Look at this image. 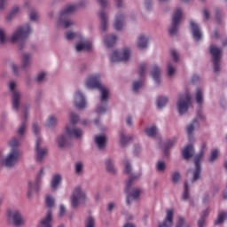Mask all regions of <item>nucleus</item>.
<instances>
[{
	"mask_svg": "<svg viewBox=\"0 0 227 227\" xmlns=\"http://www.w3.org/2000/svg\"><path fill=\"white\" fill-rule=\"evenodd\" d=\"M141 174L132 175L129 176V181L126 183L125 192L128 193L126 199L127 205H130L131 200H137V198H139V196L143 194V190L139 188H134L130 192V187L132 186V184H134V181L137 180V178H139Z\"/></svg>",
	"mask_w": 227,
	"mask_h": 227,
	"instance_id": "39448f33",
	"label": "nucleus"
},
{
	"mask_svg": "<svg viewBox=\"0 0 227 227\" xmlns=\"http://www.w3.org/2000/svg\"><path fill=\"white\" fill-rule=\"evenodd\" d=\"M122 162L124 166V172L127 173V175H130L132 172V165L130 164V161L127 159H124Z\"/></svg>",
	"mask_w": 227,
	"mask_h": 227,
	"instance_id": "a18cd8bd",
	"label": "nucleus"
},
{
	"mask_svg": "<svg viewBox=\"0 0 227 227\" xmlns=\"http://www.w3.org/2000/svg\"><path fill=\"white\" fill-rule=\"evenodd\" d=\"M156 169L159 173H164V171H166V163L164 161H158L156 164Z\"/></svg>",
	"mask_w": 227,
	"mask_h": 227,
	"instance_id": "3c124183",
	"label": "nucleus"
},
{
	"mask_svg": "<svg viewBox=\"0 0 227 227\" xmlns=\"http://www.w3.org/2000/svg\"><path fill=\"white\" fill-rule=\"evenodd\" d=\"M55 204H56V202L52 196L47 195L45 197V205H46L47 208H52Z\"/></svg>",
	"mask_w": 227,
	"mask_h": 227,
	"instance_id": "c03bdc74",
	"label": "nucleus"
},
{
	"mask_svg": "<svg viewBox=\"0 0 227 227\" xmlns=\"http://www.w3.org/2000/svg\"><path fill=\"white\" fill-rule=\"evenodd\" d=\"M137 47L141 51L146 49L148 47V36L140 35L137 40Z\"/></svg>",
	"mask_w": 227,
	"mask_h": 227,
	"instance_id": "393cba45",
	"label": "nucleus"
},
{
	"mask_svg": "<svg viewBox=\"0 0 227 227\" xmlns=\"http://www.w3.org/2000/svg\"><path fill=\"white\" fill-rule=\"evenodd\" d=\"M9 40L6 36V31L0 27V45H6Z\"/></svg>",
	"mask_w": 227,
	"mask_h": 227,
	"instance_id": "79ce46f5",
	"label": "nucleus"
},
{
	"mask_svg": "<svg viewBox=\"0 0 227 227\" xmlns=\"http://www.w3.org/2000/svg\"><path fill=\"white\" fill-rule=\"evenodd\" d=\"M176 143V138H173V139H170V140L167 141V143L165 144V147L163 149L165 157H168V155H169V153H168V150H169V148L175 146Z\"/></svg>",
	"mask_w": 227,
	"mask_h": 227,
	"instance_id": "ea45409f",
	"label": "nucleus"
},
{
	"mask_svg": "<svg viewBox=\"0 0 227 227\" xmlns=\"http://www.w3.org/2000/svg\"><path fill=\"white\" fill-rule=\"evenodd\" d=\"M125 20V17L121 13H118L115 17V22H114V29L116 31H120L123 27V20Z\"/></svg>",
	"mask_w": 227,
	"mask_h": 227,
	"instance_id": "7c9ffc66",
	"label": "nucleus"
},
{
	"mask_svg": "<svg viewBox=\"0 0 227 227\" xmlns=\"http://www.w3.org/2000/svg\"><path fill=\"white\" fill-rule=\"evenodd\" d=\"M84 169V164L81 161H77L74 164V172L76 175H82V170Z\"/></svg>",
	"mask_w": 227,
	"mask_h": 227,
	"instance_id": "49530a36",
	"label": "nucleus"
},
{
	"mask_svg": "<svg viewBox=\"0 0 227 227\" xmlns=\"http://www.w3.org/2000/svg\"><path fill=\"white\" fill-rule=\"evenodd\" d=\"M8 88L10 91L12 92V108L15 111H19L20 107L21 95H20V92H19V90H15V88H17V82H15V81L9 82Z\"/></svg>",
	"mask_w": 227,
	"mask_h": 227,
	"instance_id": "1a4fd4ad",
	"label": "nucleus"
},
{
	"mask_svg": "<svg viewBox=\"0 0 227 227\" xmlns=\"http://www.w3.org/2000/svg\"><path fill=\"white\" fill-rule=\"evenodd\" d=\"M118 37L114 35H108L104 38V43L108 48L111 49L116 43Z\"/></svg>",
	"mask_w": 227,
	"mask_h": 227,
	"instance_id": "cd10ccee",
	"label": "nucleus"
},
{
	"mask_svg": "<svg viewBox=\"0 0 227 227\" xmlns=\"http://www.w3.org/2000/svg\"><path fill=\"white\" fill-rule=\"evenodd\" d=\"M98 17L100 20V29L101 31H106L107 29V15L106 14V11L101 10L98 12Z\"/></svg>",
	"mask_w": 227,
	"mask_h": 227,
	"instance_id": "a878e982",
	"label": "nucleus"
},
{
	"mask_svg": "<svg viewBox=\"0 0 227 227\" xmlns=\"http://www.w3.org/2000/svg\"><path fill=\"white\" fill-rule=\"evenodd\" d=\"M217 157H219V152H217V150H213L211 152V156L209 158V161L214 162V160H215L217 159Z\"/></svg>",
	"mask_w": 227,
	"mask_h": 227,
	"instance_id": "0e129e2a",
	"label": "nucleus"
},
{
	"mask_svg": "<svg viewBox=\"0 0 227 227\" xmlns=\"http://www.w3.org/2000/svg\"><path fill=\"white\" fill-rule=\"evenodd\" d=\"M171 58L174 59V61H178L180 59V53L176 51V50L171 51Z\"/></svg>",
	"mask_w": 227,
	"mask_h": 227,
	"instance_id": "69168bd1",
	"label": "nucleus"
},
{
	"mask_svg": "<svg viewBox=\"0 0 227 227\" xmlns=\"http://www.w3.org/2000/svg\"><path fill=\"white\" fill-rule=\"evenodd\" d=\"M19 10H20L19 6H14L12 9L11 12L9 13V19H12V17L17 15V13H19Z\"/></svg>",
	"mask_w": 227,
	"mask_h": 227,
	"instance_id": "338daca9",
	"label": "nucleus"
},
{
	"mask_svg": "<svg viewBox=\"0 0 227 227\" xmlns=\"http://www.w3.org/2000/svg\"><path fill=\"white\" fill-rule=\"evenodd\" d=\"M175 212L173 209H167L166 216L163 220V223L159 225V227H171L173 226V215Z\"/></svg>",
	"mask_w": 227,
	"mask_h": 227,
	"instance_id": "b1692460",
	"label": "nucleus"
},
{
	"mask_svg": "<svg viewBox=\"0 0 227 227\" xmlns=\"http://www.w3.org/2000/svg\"><path fill=\"white\" fill-rule=\"evenodd\" d=\"M172 182L173 184H178V182H180V173L174 172L172 174Z\"/></svg>",
	"mask_w": 227,
	"mask_h": 227,
	"instance_id": "e2e57ef3",
	"label": "nucleus"
},
{
	"mask_svg": "<svg viewBox=\"0 0 227 227\" xmlns=\"http://www.w3.org/2000/svg\"><path fill=\"white\" fill-rule=\"evenodd\" d=\"M19 157H20L19 149H11L6 156H0V164L6 168H13L19 162Z\"/></svg>",
	"mask_w": 227,
	"mask_h": 227,
	"instance_id": "0eeeda50",
	"label": "nucleus"
},
{
	"mask_svg": "<svg viewBox=\"0 0 227 227\" xmlns=\"http://www.w3.org/2000/svg\"><path fill=\"white\" fill-rule=\"evenodd\" d=\"M227 219V212H221L218 215V218L215 221V224H223V223H224V221H226Z\"/></svg>",
	"mask_w": 227,
	"mask_h": 227,
	"instance_id": "de8ad7c7",
	"label": "nucleus"
},
{
	"mask_svg": "<svg viewBox=\"0 0 227 227\" xmlns=\"http://www.w3.org/2000/svg\"><path fill=\"white\" fill-rule=\"evenodd\" d=\"M76 52L90 51L93 49V43L91 41H81L74 46Z\"/></svg>",
	"mask_w": 227,
	"mask_h": 227,
	"instance_id": "6ab92c4d",
	"label": "nucleus"
},
{
	"mask_svg": "<svg viewBox=\"0 0 227 227\" xmlns=\"http://www.w3.org/2000/svg\"><path fill=\"white\" fill-rule=\"evenodd\" d=\"M95 144L99 150L106 148V136L98 135L95 137Z\"/></svg>",
	"mask_w": 227,
	"mask_h": 227,
	"instance_id": "473e14b6",
	"label": "nucleus"
},
{
	"mask_svg": "<svg viewBox=\"0 0 227 227\" xmlns=\"http://www.w3.org/2000/svg\"><path fill=\"white\" fill-rule=\"evenodd\" d=\"M45 72L39 73L35 78L36 82H43L45 81Z\"/></svg>",
	"mask_w": 227,
	"mask_h": 227,
	"instance_id": "052dcab7",
	"label": "nucleus"
},
{
	"mask_svg": "<svg viewBox=\"0 0 227 227\" xmlns=\"http://www.w3.org/2000/svg\"><path fill=\"white\" fill-rule=\"evenodd\" d=\"M65 214H67V207H65V205L61 204L59 206V213H58V217L61 218L65 216Z\"/></svg>",
	"mask_w": 227,
	"mask_h": 227,
	"instance_id": "13d9d810",
	"label": "nucleus"
},
{
	"mask_svg": "<svg viewBox=\"0 0 227 227\" xmlns=\"http://www.w3.org/2000/svg\"><path fill=\"white\" fill-rule=\"evenodd\" d=\"M182 153L184 159H185V160H189V159L194 155V147H192V145H188L184 147Z\"/></svg>",
	"mask_w": 227,
	"mask_h": 227,
	"instance_id": "bb28decb",
	"label": "nucleus"
},
{
	"mask_svg": "<svg viewBox=\"0 0 227 227\" xmlns=\"http://www.w3.org/2000/svg\"><path fill=\"white\" fill-rule=\"evenodd\" d=\"M176 72V67L173 62H168L167 65V75L168 77L171 78L175 75Z\"/></svg>",
	"mask_w": 227,
	"mask_h": 227,
	"instance_id": "e433bc0d",
	"label": "nucleus"
},
{
	"mask_svg": "<svg viewBox=\"0 0 227 227\" xmlns=\"http://www.w3.org/2000/svg\"><path fill=\"white\" fill-rule=\"evenodd\" d=\"M84 203H86V193L81 187H76L71 196V207L72 208H79Z\"/></svg>",
	"mask_w": 227,
	"mask_h": 227,
	"instance_id": "6e6552de",
	"label": "nucleus"
},
{
	"mask_svg": "<svg viewBox=\"0 0 227 227\" xmlns=\"http://www.w3.org/2000/svg\"><path fill=\"white\" fill-rule=\"evenodd\" d=\"M209 52L212 56L214 72H219V63H221V56L223 54V50L215 47V45H211L209 47Z\"/></svg>",
	"mask_w": 227,
	"mask_h": 227,
	"instance_id": "ddd939ff",
	"label": "nucleus"
},
{
	"mask_svg": "<svg viewBox=\"0 0 227 227\" xmlns=\"http://www.w3.org/2000/svg\"><path fill=\"white\" fill-rule=\"evenodd\" d=\"M145 72H146V64H140L138 71L140 77H145Z\"/></svg>",
	"mask_w": 227,
	"mask_h": 227,
	"instance_id": "bf43d9fd",
	"label": "nucleus"
},
{
	"mask_svg": "<svg viewBox=\"0 0 227 227\" xmlns=\"http://www.w3.org/2000/svg\"><path fill=\"white\" fill-rule=\"evenodd\" d=\"M145 133L148 137H155V136L159 134V129H157L155 126H150L145 129Z\"/></svg>",
	"mask_w": 227,
	"mask_h": 227,
	"instance_id": "72a5a7b5",
	"label": "nucleus"
},
{
	"mask_svg": "<svg viewBox=\"0 0 227 227\" xmlns=\"http://www.w3.org/2000/svg\"><path fill=\"white\" fill-rule=\"evenodd\" d=\"M85 227H95V218L89 216L85 221Z\"/></svg>",
	"mask_w": 227,
	"mask_h": 227,
	"instance_id": "5fc2aeb1",
	"label": "nucleus"
},
{
	"mask_svg": "<svg viewBox=\"0 0 227 227\" xmlns=\"http://www.w3.org/2000/svg\"><path fill=\"white\" fill-rule=\"evenodd\" d=\"M143 86V81H135L133 82V91L137 92L139 91V89Z\"/></svg>",
	"mask_w": 227,
	"mask_h": 227,
	"instance_id": "6e6d98bb",
	"label": "nucleus"
},
{
	"mask_svg": "<svg viewBox=\"0 0 227 227\" xmlns=\"http://www.w3.org/2000/svg\"><path fill=\"white\" fill-rule=\"evenodd\" d=\"M43 140L42 137H37L35 140V160L36 162H42L45 159V155H47V149L42 148V144Z\"/></svg>",
	"mask_w": 227,
	"mask_h": 227,
	"instance_id": "dca6fc26",
	"label": "nucleus"
},
{
	"mask_svg": "<svg viewBox=\"0 0 227 227\" xmlns=\"http://www.w3.org/2000/svg\"><path fill=\"white\" fill-rule=\"evenodd\" d=\"M190 27H191L192 35L194 40H196V42H200V40H201V36L203 35V34H201V30L200 29V27L196 24V22L191 20Z\"/></svg>",
	"mask_w": 227,
	"mask_h": 227,
	"instance_id": "4be33fe9",
	"label": "nucleus"
},
{
	"mask_svg": "<svg viewBox=\"0 0 227 227\" xmlns=\"http://www.w3.org/2000/svg\"><path fill=\"white\" fill-rule=\"evenodd\" d=\"M69 121L70 122L67 123V125H75V123L79 121V115H77V114H74V113H70Z\"/></svg>",
	"mask_w": 227,
	"mask_h": 227,
	"instance_id": "09e8293b",
	"label": "nucleus"
},
{
	"mask_svg": "<svg viewBox=\"0 0 227 227\" xmlns=\"http://www.w3.org/2000/svg\"><path fill=\"white\" fill-rule=\"evenodd\" d=\"M106 170L109 173H115L116 172V168H114V161L113 160V159H107L106 160Z\"/></svg>",
	"mask_w": 227,
	"mask_h": 227,
	"instance_id": "a19ab883",
	"label": "nucleus"
},
{
	"mask_svg": "<svg viewBox=\"0 0 227 227\" xmlns=\"http://www.w3.org/2000/svg\"><path fill=\"white\" fill-rule=\"evenodd\" d=\"M189 106H191V96L189 93L180 95L176 103L179 114H185L189 111Z\"/></svg>",
	"mask_w": 227,
	"mask_h": 227,
	"instance_id": "9d476101",
	"label": "nucleus"
},
{
	"mask_svg": "<svg viewBox=\"0 0 227 227\" xmlns=\"http://www.w3.org/2000/svg\"><path fill=\"white\" fill-rule=\"evenodd\" d=\"M61 175L59 174H55L51 181V187L52 189V191H57L58 187H59V184H61Z\"/></svg>",
	"mask_w": 227,
	"mask_h": 227,
	"instance_id": "c85d7f7f",
	"label": "nucleus"
},
{
	"mask_svg": "<svg viewBox=\"0 0 227 227\" xmlns=\"http://www.w3.org/2000/svg\"><path fill=\"white\" fill-rule=\"evenodd\" d=\"M27 116H29V107L25 106L24 107V115H23V122L21 123V125L20 126V128L18 129V136H20V137H22V136H24V134H26V130H27Z\"/></svg>",
	"mask_w": 227,
	"mask_h": 227,
	"instance_id": "a211bd4d",
	"label": "nucleus"
},
{
	"mask_svg": "<svg viewBox=\"0 0 227 227\" xmlns=\"http://www.w3.org/2000/svg\"><path fill=\"white\" fill-rule=\"evenodd\" d=\"M100 74L89 76L85 81V86L89 90H98L99 103L96 108L98 114H104L107 112V101L109 100V89L100 82Z\"/></svg>",
	"mask_w": 227,
	"mask_h": 227,
	"instance_id": "f257e3e1",
	"label": "nucleus"
},
{
	"mask_svg": "<svg viewBox=\"0 0 227 227\" xmlns=\"http://www.w3.org/2000/svg\"><path fill=\"white\" fill-rule=\"evenodd\" d=\"M180 20H182V9L177 8L172 17V25L169 28L170 35H176L178 26H180Z\"/></svg>",
	"mask_w": 227,
	"mask_h": 227,
	"instance_id": "2eb2a0df",
	"label": "nucleus"
},
{
	"mask_svg": "<svg viewBox=\"0 0 227 227\" xmlns=\"http://www.w3.org/2000/svg\"><path fill=\"white\" fill-rule=\"evenodd\" d=\"M20 145V138H17V137H13L9 143V146L11 150H19Z\"/></svg>",
	"mask_w": 227,
	"mask_h": 227,
	"instance_id": "37998d69",
	"label": "nucleus"
},
{
	"mask_svg": "<svg viewBox=\"0 0 227 227\" xmlns=\"http://www.w3.org/2000/svg\"><path fill=\"white\" fill-rule=\"evenodd\" d=\"M195 100L197 104L201 106L203 104V89L201 88H197L195 91Z\"/></svg>",
	"mask_w": 227,
	"mask_h": 227,
	"instance_id": "4c0bfd02",
	"label": "nucleus"
},
{
	"mask_svg": "<svg viewBox=\"0 0 227 227\" xmlns=\"http://www.w3.org/2000/svg\"><path fill=\"white\" fill-rule=\"evenodd\" d=\"M56 143L59 148H67V146H70V137L65 131V133L57 137Z\"/></svg>",
	"mask_w": 227,
	"mask_h": 227,
	"instance_id": "aec40b11",
	"label": "nucleus"
},
{
	"mask_svg": "<svg viewBox=\"0 0 227 227\" xmlns=\"http://www.w3.org/2000/svg\"><path fill=\"white\" fill-rule=\"evenodd\" d=\"M6 221L9 226L24 227L26 226V218L22 215V212L19 209H7Z\"/></svg>",
	"mask_w": 227,
	"mask_h": 227,
	"instance_id": "20e7f679",
	"label": "nucleus"
},
{
	"mask_svg": "<svg viewBox=\"0 0 227 227\" xmlns=\"http://www.w3.org/2000/svg\"><path fill=\"white\" fill-rule=\"evenodd\" d=\"M29 35H31V27L24 25L16 28L9 40L12 43H19V51H24L26 49V42L24 40L29 38Z\"/></svg>",
	"mask_w": 227,
	"mask_h": 227,
	"instance_id": "7ed1b4c3",
	"label": "nucleus"
},
{
	"mask_svg": "<svg viewBox=\"0 0 227 227\" xmlns=\"http://www.w3.org/2000/svg\"><path fill=\"white\" fill-rule=\"evenodd\" d=\"M9 0H0V12L6 10V4Z\"/></svg>",
	"mask_w": 227,
	"mask_h": 227,
	"instance_id": "774afa93",
	"label": "nucleus"
},
{
	"mask_svg": "<svg viewBox=\"0 0 227 227\" xmlns=\"http://www.w3.org/2000/svg\"><path fill=\"white\" fill-rule=\"evenodd\" d=\"M208 215V210H206L202 213L200 218L198 221V227H203L205 224V217Z\"/></svg>",
	"mask_w": 227,
	"mask_h": 227,
	"instance_id": "8fccbe9b",
	"label": "nucleus"
},
{
	"mask_svg": "<svg viewBox=\"0 0 227 227\" xmlns=\"http://www.w3.org/2000/svg\"><path fill=\"white\" fill-rule=\"evenodd\" d=\"M46 127H49V129H52L58 125V117L55 115H50L46 121L45 123Z\"/></svg>",
	"mask_w": 227,
	"mask_h": 227,
	"instance_id": "f704fd0d",
	"label": "nucleus"
},
{
	"mask_svg": "<svg viewBox=\"0 0 227 227\" xmlns=\"http://www.w3.org/2000/svg\"><path fill=\"white\" fill-rule=\"evenodd\" d=\"M66 134L69 137L70 139L74 137V139H81L83 136L82 129L77 128L75 124H67L65 129Z\"/></svg>",
	"mask_w": 227,
	"mask_h": 227,
	"instance_id": "4468645a",
	"label": "nucleus"
},
{
	"mask_svg": "<svg viewBox=\"0 0 227 227\" xmlns=\"http://www.w3.org/2000/svg\"><path fill=\"white\" fill-rule=\"evenodd\" d=\"M168 104V98H158L157 99V106L159 109L164 107Z\"/></svg>",
	"mask_w": 227,
	"mask_h": 227,
	"instance_id": "603ef678",
	"label": "nucleus"
},
{
	"mask_svg": "<svg viewBox=\"0 0 227 227\" xmlns=\"http://www.w3.org/2000/svg\"><path fill=\"white\" fill-rule=\"evenodd\" d=\"M37 227H52V211L49 209L46 215L43 217Z\"/></svg>",
	"mask_w": 227,
	"mask_h": 227,
	"instance_id": "5701e85b",
	"label": "nucleus"
},
{
	"mask_svg": "<svg viewBox=\"0 0 227 227\" xmlns=\"http://www.w3.org/2000/svg\"><path fill=\"white\" fill-rule=\"evenodd\" d=\"M189 199V185L187 184V182L184 183V190L183 194V200H188Z\"/></svg>",
	"mask_w": 227,
	"mask_h": 227,
	"instance_id": "680f3d73",
	"label": "nucleus"
},
{
	"mask_svg": "<svg viewBox=\"0 0 227 227\" xmlns=\"http://www.w3.org/2000/svg\"><path fill=\"white\" fill-rule=\"evenodd\" d=\"M21 67L22 68H29L31 67V54L29 53H23L21 55Z\"/></svg>",
	"mask_w": 227,
	"mask_h": 227,
	"instance_id": "2f4dec72",
	"label": "nucleus"
},
{
	"mask_svg": "<svg viewBox=\"0 0 227 227\" xmlns=\"http://www.w3.org/2000/svg\"><path fill=\"white\" fill-rule=\"evenodd\" d=\"M32 130L35 134V136L38 137H40V130H41V128H40V125H38V123L36 122H34L33 125H32Z\"/></svg>",
	"mask_w": 227,
	"mask_h": 227,
	"instance_id": "864d4df0",
	"label": "nucleus"
},
{
	"mask_svg": "<svg viewBox=\"0 0 227 227\" xmlns=\"http://www.w3.org/2000/svg\"><path fill=\"white\" fill-rule=\"evenodd\" d=\"M66 40H74V38H80V40H82V35L81 33H75L72 31H67L65 35Z\"/></svg>",
	"mask_w": 227,
	"mask_h": 227,
	"instance_id": "58836bf2",
	"label": "nucleus"
},
{
	"mask_svg": "<svg viewBox=\"0 0 227 227\" xmlns=\"http://www.w3.org/2000/svg\"><path fill=\"white\" fill-rule=\"evenodd\" d=\"M73 102L77 109H85L87 103H86V97L81 90H76L74 94Z\"/></svg>",
	"mask_w": 227,
	"mask_h": 227,
	"instance_id": "f3484780",
	"label": "nucleus"
},
{
	"mask_svg": "<svg viewBox=\"0 0 227 227\" xmlns=\"http://www.w3.org/2000/svg\"><path fill=\"white\" fill-rule=\"evenodd\" d=\"M45 176V168H41L39 172L35 176V184L29 183L28 184V197L31 198V195L33 192H38L40 191V185H42V180H43V177Z\"/></svg>",
	"mask_w": 227,
	"mask_h": 227,
	"instance_id": "9b49d317",
	"label": "nucleus"
},
{
	"mask_svg": "<svg viewBox=\"0 0 227 227\" xmlns=\"http://www.w3.org/2000/svg\"><path fill=\"white\" fill-rule=\"evenodd\" d=\"M196 127H198V119H194L190 124H188L186 132L190 137L192 136V132H194Z\"/></svg>",
	"mask_w": 227,
	"mask_h": 227,
	"instance_id": "c9c22d12",
	"label": "nucleus"
},
{
	"mask_svg": "<svg viewBox=\"0 0 227 227\" xmlns=\"http://www.w3.org/2000/svg\"><path fill=\"white\" fill-rule=\"evenodd\" d=\"M109 59L112 63L129 61V59H130V50L129 48H124L121 52L114 51L110 54Z\"/></svg>",
	"mask_w": 227,
	"mask_h": 227,
	"instance_id": "f8f14e48",
	"label": "nucleus"
},
{
	"mask_svg": "<svg viewBox=\"0 0 227 227\" xmlns=\"http://www.w3.org/2000/svg\"><path fill=\"white\" fill-rule=\"evenodd\" d=\"M184 226H189V223L185 222V218L179 216L178 222L176 227H184Z\"/></svg>",
	"mask_w": 227,
	"mask_h": 227,
	"instance_id": "4d7b16f0",
	"label": "nucleus"
},
{
	"mask_svg": "<svg viewBox=\"0 0 227 227\" xmlns=\"http://www.w3.org/2000/svg\"><path fill=\"white\" fill-rule=\"evenodd\" d=\"M152 76L156 84H159L160 82V67L159 66H153Z\"/></svg>",
	"mask_w": 227,
	"mask_h": 227,
	"instance_id": "c756f323",
	"label": "nucleus"
},
{
	"mask_svg": "<svg viewBox=\"0 0 227 227\" xmlns=\"http://www.w3.org/2000/svg\"><path fill=\"white\" fill-rule=\"evenodd\" d=\"M86 0H80L77 4L74 5H67L59 13V20L57 21V26L59 27H64V29H67L68 27H72V26H75V21L72 20L69 17V15H72L73 13H75L77 12L78 8H81L82 6L86 5Z\"/></svg>",
	"mask_w": 227,
	"mask_h": 227,
	"instance_id": "f03ea898",
	"label": "nucleus"
},
{
	"mask_svg": "<svg viewBox=\"0 0 227 227\" xmlns=\"http://www.w3.org/2000/svg\"><path fill=\"white\" fill-rule=\"evenodd\" d=\"M205 152H207V143L203 142L200 145V151L194 157L193 162L195 168L193 170L192 182L200 180V176L201 175V160L203 155H205Z\"/></svg>",
	"mask_w": 227,
	"mask_h": 227,
	"instance_id": "423d86ee",
	"label": "nucleus"
},
{
	"mask_svg": "<svg viewBox=\"0 0 227 227\" xmlns=\"http://www.w3.org/2000/svg\"><path fill=\"white\" fill-rule=\"evenodd\" d=\"M132 141V136L127 135L125 130L121 129L119 131V145L122 148L127 146Z\"/></svg>",
	"mask_w": 227,
	"mask_h": 227,
	"instance_id": "412c9836",
	"label": "nucleus"
}]
</instances>
